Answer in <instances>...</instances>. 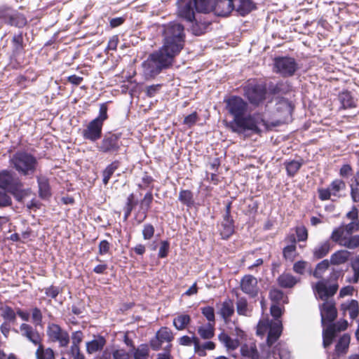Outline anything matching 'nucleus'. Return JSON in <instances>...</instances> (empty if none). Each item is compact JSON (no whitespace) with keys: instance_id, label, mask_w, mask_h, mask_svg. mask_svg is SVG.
<instances>
[{"instance_id":"58836bf2","label":"nucleus","mask_w":359,"mask_h":359,"mask_svg":"<svg viewBox=\"0 0 359 359\" xmlns=\"http://www.w3.org/2000/svg\"><path fill=\"white\" fill-rule=\"evenodd\" d=\"M215 348V344L213 341H209L201 345L199 339H195V353L201 357L206 355L205 350H214Z\"/></svg>"},{"instance_id":"cd10ccee","label":"nucleus","mask_w":359,"mask_h":359,"mask_svg":"<svg viewBox=\"0 0 359 359\" xmlns=\"http://www.w3.org/2000/svg\"><path fill=\"white\" fill-rule=\"evenodd\" d=\"M106 342L103 336L97 335L92 341L86 343V351L89 354L100 351L105 346Z\"/></svg>"},{"instance_id":"39448f33","label":"nucleus","mask_w":359,"mask_h":359,"mask_svg":"<svg viewBox=\"0 0 359 359\" xmlns=\"http://www.w3.org/2000/svg\"><path fill=\"white\" fill-rule=\"evenodd\" d=\"M10 166L22 176H32L36 171L39 162L35 156L26 151H17L9 158Z\"/></svg>"},{"instance_id":"5701e85b","label":"nucleus","mask_w":359,"mask_h":359,"mask_svg":"<svg viewBox=\"0 0 359 359\" xmlns=\"http://www.w3.org/2000/svg\"><path fill=\"white\" fill-rule=\"evenodd\" d=\"M13 57H17L24 53L25 43L22 32L15 34L11 39Z\"/></svg>"},{"instance_id":"a18cd8bd","label":"nucleus","mask_w":359,"mask_h":359,"mask_svg":"<svg viewBox=\"0 0 359 359\" xmlns=\"http://www.w3.org/2000/svg\"><path fill=\"white\" fill-rule=\"evenodd\" d=\"M156 336L163 343H170L174 339L173 333L168 327H161L160 330L156 332Z\"/></svg>"},{"instance_id":"20e7f679","label":"nucleus","mask_w":359,"mask_h":359,"mask_svg":"<svg viewBox=\"0 0 359 359\" xmlns=\"http://www.w3.org/2000/svg\"><path fill=\"white\" fill-rule=\"evenodd\" d=\"M358 230L359 222L342 223L332 231L330 239L341 247H359V235L353 234Z\"/></svg>"},{"instance_id":"4c0bfd02","label":"nucleus","mask_w":359,"mask_h":359,"mask_svg":"<svg viewBox=\"0 0 359 359\" xmlns=\"http://www.w3.org/2000/svg\"><path fill=\"white\" fill-rule=\"evenodd\" d=\"M218 339L228 349L235 350L239 346L238 339H233L224 332H221L218 335Z\"/></svg>"},{"instance_id":"a211bd4d","label":"nucleus","mask_w":359,"mask_h":359,"mask_svg":"<svg viewBox=\"0 0 359 359\" xmlns=\"http://www.w3.org/2000/svg\"><path fill=\"white\" fill-rule=\"evenodd\" d=\"M38 184L39 197L43 200H48L52 196L51 187L48 177L43 174H39L36 176Z\"/></svg>"},{"instance_id":"0eeeda50","label":"nucleus","mask_w":359,"mask_h":359,"mask_svg":"<svg viewBox=\"0 0 359 359\" xmlns=\"http://www.w3.org/2000/svg\"><path fill=\"white\" fill-rule=\"evenodd\" d=\"M121 136V133H106L97 145L98 151L102 154H117L123 145Z\"/></svg>"},{"instance_id":"8fccbe9b","label":"nucleus","mask_w":359,"mask_h":359,"mask_svg":"<svg viewBox=\"0 0 359 359\" xmlns=\"http://www.w3.org/2000/svg\"><path fill=\"white\" fill-rule=\"evenodd\" d=\"M330 264L328 259H324L318 263L313 271V276L316 278H322L324 272L328 269Z\"/></svg>"},{"instance_id":"f8f14e48","label":"nucleus","mask_w":359,"mask_h":359,"mask_svg":"<svg viewBox=\"0 0 359 359\" xmlns=\"http://www.w3.org/2000/svg\"><path fill=\"white\" fill-rule=\"evenodd\" d=\"M313 291L319 299L325 302L329 301L330 297H333L339 289V285L336 282L330 286H327L325 280L318 281L313 287Z\"/></svg>"},{"instance_id":"bf43d9fd","label":"nucleus","mask_w":359,"mask_h":359,"mask_svg":"<svg viewBox=\"0 0 359 359\" xmlns=\"http://www.w3.org/2000/svg\"><path fill=\"white\" fill-rule=\"evenodd\" d=\"M162 84H153L146 87L145 94L148 97H155L160 91Z\"/></svg>"},{"instance_id":"72a5a7b5","label":"nucleus","mask_w":359,"mask_h":359,"mask_svg":"<svg viewBox=\"0 0 359 359\" xmlns=\"http://www.w3.org/2000/svg\"><path fill=\"white\" fill-rule=\"evenodd\" d=\"M303 164L304 161L302 159H301L300 161L292 160L285 161L284 163V165L285 166L287 176L290 177H294L299 170Z\"/></svg>"},{"instance_id":"5fc2aeb1","label":"nucleus","mask_w":359,"mask_h":359,"mask_svg":"<svg viewBox=\"0 0 359 359\" xmlns=\"http://www.w3.org/2000/svg\"><path fill=\"white\" fill-rule=\"evenodd\" d=\"M32 320L34 325L36 327L41 325L43 320V314L40 309L34 307L31 310Z\"/></svg>"},{"instance_id":"6ab92c4d","label":"nucleus","mask_w":359,"mask_h":359,"mask_svg":"<svg viewBox=\"0 0 359 359\" xmlns=\"http://www.w3.org/2000/svg\"><path fill=\"white\" fill-rule=\"evenodd\" d=\"M241 290L251 297L258 294L257 280L252 275H245L241 281Z\"/></svg>"},{"instance_id":"f704fd0d","label":"nucleus","mask_w":359,"mask_h":359,"mask_svg":"<svg viewBox=\"0 0 359 359\" xmlns=\"http://www.w3.org/2000/svg\"><path fill=\"white\" fill-rule=\"evenodd\" d=\"M120 162L117 160L114 161L109 164L105 169L102 171V182L104 185L109 183L111 177L113 175L114 172L118 168Z\"/></svg>"},{"instance_id":"f257e3e1","label":"nucleus","mask_w":359,"mask_h":359,"mask_svg":"<svg viewBox=\"0 0 359 359\" xmlns=\"http://www.w3.org/2000/svg\"><path fill=\"white\" fill-rule=\"evenodd\" d=\"M185 41L163 39L161 48L149 54L142 64L146 77L154 78L172 66L175 57L184 48Z\"/></svg>"},{"instance_id":"7c9ffc66","label":"nucleus","mask_w":359,"mask_h":359,"mask_svg":"<svg viewBox=\"0 0 359 359\" xmlns=\"http://www.w3.org/2000/svg\"><path fill=\"white\" fill-rule=\"evenodd\" d=\"M341 310L344 312L346 311L349 313L351 319H356L359 315V303L355 299H351L347 302L341 304Z\"/></svg>"},{"instance_id":"ddd939ff","label":"nucleus","mask_w":359,"mask_h":359,"mask_svg":"<svg viewBox=\"0 0 359 359\" xmlns=\"http://www.w3.org/2000/svg\"><path fill=\"white\" fill-rule=\"evenodd\" d=\"M195 4L194 0H177L178 16L187 22H193L196 13L194 8Z\"/></svg>"},{"instance_id":"f03ea898","label":"nucleus","mask_w":359,"mask_h":359,"mask_svg":"<svg viewBox=\"0 0 359 359\" xmlns=\"http://www.w3.org/2000/svg\"><path fill=\"white\" fill-rule=\"evenodd\" d=\"M226 109L233 118L227 123L231 130L237 134H243L246 131H251L254 134H260L262 130L259 127V121L255 115H247L248 102L238 95L230 96L224 99Z\"/></svg>"},{"instance_id":"4d7b16f0","label":"nucleus","mask_w":359,"mask_h":359,"mask_svg":"<svg viewBox=\"0 0 359 359\" xmlns=\"http://www.w3.org/2000/svg\"><path fill=\"white\" fill-rule=\"evenodd\" d=\"M12 8L6 6H0V20L7 25V22L9 20L10 15L12 12Z\"/></svg>"},{"instance_id":"4468645a","label":"nucleus","mask_w":359,"mask_h":359,"mask_svg":"<svg viewBox=\"0 0 359 359\" xmlns=\"http://www.w3.org/2000/svg\"><path fill=\"white\" fill-rule=\"evenodd\" d=\"M334 300L325 301L320 306L322 324H331L337 317V310Z\"/></svg>"},{"instance_id":"6e6552de","label":"nucleus","mask_w":359,"mask_h":359,"mask_svg":"<svg viewBox=\"0 0 359 359\" xmlns=\"http://www.w3.org/2000/svg\"><path fill=\"white\" fill-rule=\"evenodd\" d=\"M298 69V64L294 57L278 56L273 59V72L284 78L294 76Z\"/></svg>"},{"instance_id":"a19ab883","label":"nucleus","mask_w":359,"mask_h":359,"mask_svg":"<svg viewBox=\"0 0 359 359\" xmlns=\"http://www.w3.org/2000/svg\"><path fill=\"white\" fill-rule=\"evenodd\" d=\"M339 99L344 109H351L355 107V101L348 90L343 91L339 95Z\"/></svg>"},{"instance_id":"6e6d98bb","label":"nucleus","mask_w":359,"mask_h":359,"mask_svg":"<svg viewBox=\"0 0 359 359\" xmlns=\"http://www.w3.org/2000/svg\"><path fill=\"white\" fill-rule=\"evenodd\" d=\"M328 326L330 327H332V330L335 332V333H337V332L346 330L348 326V323L346 320L340 319L335 323L332 322L331 324H329Z\"/></svg>"},{"instance_id":"a878e982","label":"nucleus","mask_w":359,"mask_h":359,"mask_svg":"<svg viewBox=\"0 0 359 359\" xmlns=\"http://www.w3.org/2000/svg\"><path fill=\"white\" fill-rule=\"evenodd\" d=\"M299 281V278H296L289 273H283L277 278V283L282 288H292Z\"/></svg>"},{"instance_id":"69168bd1","label":"nucleus","mask_w":359,"mask_h":359,"mask_svg":"<svg viewBox=\"0 0 359 359\" xmlns=\"http://www.w3.org/2000/svg\"><path fill=\"white\" fill-rule=\"evenodd\" d=\"M298 241H305L308 238V231L305 226H297L295 230Z\"/></svg>"},{"instance_id":"b1692460","label":"nucleus","mask_w":359,"mask_h":359,"mask_svg":"<svg viewBox=\"0 0 359 359\" xmlns=\"http://www.w3.org/2000/svg\"><path fill=\"white\" fill-rule=\"evenodd\" d=\"M351 342V336L348 333L344 334L338 339L334 348V353L337 357L348 353Z\"/></svg>"},{"instance_id":"0e129e2a","label":"nucleus","mask_w":359,"mask_h":359,"mask_svg":"<svg viewBox=\"0 0 359 359\" xmlns=\"http://www.w3.org/2000/svg\"><path fill=\"white\" fill-rule=\"evenodd\" d=\"M284 309H282L279 304H272L270 308L271 315L274 318L276 321L280 320L283 313Z\"/></svg>"},{"instance_id":"c85d7f7f","label":"nucleus","mask_w":359,"mask_h":359,"mask_svg":"<svg viewBox=\"0 0 359 359\" xmlns=\"http://www.w3.org/2000/svg\"><path fill=\"white\" fill-rule=\"evenodd\" d=\"M192 25L191 27V33L195 36H201L205 34L210 25V22L206 20H202L201 18H196L194 20Z\"/></svg>"},{"instance_id":"2f4dec72","label":"nucleus","mask_w":359,"mask_h":359,"mask_svg":"<svg viewBox=\"0 0 359 359\" xmlns=\"http://www.w3.org/2000/svg\"><path fill=\"white\" fill-rule=\"evenodd\" d=\"M351 253L346 250H339L332 255L330 263L333 265H340L346 263L350 257Z\"/></svg>"},{"instance_id":"13d9d810","label":"nucleus","mask_w":359,"mask_h":359,"mask_svg":"<svg viewBox=\"0 0 359 359\" xmlns=\"http://www.w3.org/2000/svg\"><path fill=\"white\" fill-rule=\"evenodd\" d=\"M154 227L151 224L147 223L143 225L142 236L144 240H150L154 235Z\"/></svg>"},{"instance_id":"680f3d73","label":"nucleus","mask_w":359,"mask_h":359,"mask_svg":"<svg viewBox=\"0 0 359 359\" xmlns=\"http://www.w3.org/2000/svg\"><path fill=\"white\" fill-rule=\"evenodd\" d=\"M198 119V116L197 112L194 111L184 117L183 123L187 126L189 128H191L195 125Z\"/></svg>"},{"instance_id":"37998d69","label":"nucleus","mask_w":359,"mask_h":359,"mask_svg":"<svg viewBox=\"0 0 359 359\" xmlns=\"http://www.w3.org/2000/svg\"><path fill=\"white\" fill-rule=\"evenodd\" d=\"M191 322V317L188 314L177 316L173 320V325L177 330H183Z\"/></svg>"},{"instance_id":"864d4df0","label":"nucleus","mask_w":359,"mask_h":359,"mask_svg":"<svg viewBox=\"0 0 359 359\" xmlns=\"http://www.w3.org/2000/svg\"><path fill=\"white\" fill-rule=\"evenodd\" d=\"M202 314L208 320L210 325H215V310L214 308L210 306L202 307L201 309Z\"/></svg>"},{"instance_id":"f3484780","label":"nucleus","mask_w":359,"mask_h":359,"mask_svg":"<svg viewBox=\"0 0 359 359\" xmlns=\"http://www.w3.org/2000/svg\"><path fill=\"white\" fill-rule=\"evenodd\" d=\"M233 0H213L212 12L221 17H226L233 12Z\"/></svg>"},{"instance_id":"1a4fd4ad","label":"nucleus","mask_w":359,"mask_h":359,"mask_svg":"<svg viewBox=\"0 0 359 359\" xmlns=\"http://www.w3.org/2000/svg\"><path fill=\"white\" fill-rule=\"evenodd\" d=\"M47 335L53 342H58L60 347H67L69 344V336L67 331L55 323H50L47 327Z\"/></svg>"},{"instance_id":"603ef678","label":"nucleus","mask_w":359,"mask_h":359,"mask_svg":"<svg viewBox=\"0 0 359 359\" xmlns=\"http://www.w3.org/2000/svg\"><path fill=\"white\" fill-rule=\"evenodd\" d=\"M269 296L271 302L274 303L273 304H279L285 297L283 292L277 288L271 289Z\"/></svg>"},{"instance_id":"4be33fe9","label":"nucleus","mask_w":359,"mask_h":359,"mask_svg":"<svg viewBox=\"0 0 359 359\" xmlns=\"http://www.w3.org/2000/svg\"><path fill=\"white\" fill-rule=\"evenodd\" d=\"M235 231V222L232 216L222 215L219 232L223 239L229 238Z\"/></svg>"},{"instance_id":"c03bdc74","label":"nucleus","mask_w":359,"mask_h":359,"mask_svg":"<svg viewBox=\"0 0 359 359\" xmlns=\"http://www.w3.org/2000/svg\"><path fill=\"white\" fill-rule=\"evenodd\" d=\"M336 333L328 325L323 332V345L325 348H328L334 341Z\"/></svg>"},{"instance_id":"79ce46f5","label":"nucleus","mask_w":359,"mask_h":359,"mask_svg":"<svg viewBox=\"0 0 359 359\" xmlns=\"http://www.w3.org/2000/svg\"><path fill=\"white\" fill-rule=\"evenodd\" d=\"M241 352L243 356L249 358L250 359L260 358L259 353L255 344H252L251 346H248L247 344L243 345L241 347Z\"/></svg>"},{"instance_id":"3c124183","label":"nucleus","mask_w":359,"mask_h":359,"mask_svg":"<svg viewBox=\"0 0 359 359\" xmlns=\"http://www.w3.org/2000/svg\"><path fill=\"white\" fill-rule=\"evenodd\" d=\"M108 106L107 102L100 104L99 114L93 120L104 125V122L108 118Z\"/></svg>"},{"instance_id":"c756f323","label":"nucleus","mask_w":359,"mask_h":359,"mask_svg":"<svg viewBox=\"0 0 359 359\" xmlns=\"http://www.w3.org/2000/svg\"><path fill=\"white\" fill-rule=\"evenodd\" d=\"M27 24V20L24 14L19 13L17 11L13 10L9 20L7 22L8 25L15 27L18 28H22Z\"/></svg>"},{"instance_id":"9b49d317","label":"nucleus","mask_w":359,"mask_h":359,"mask_svg":"<svg viewBox=\"0 0 359 359\" xmlns=\"http://www.w3.org/2000/svg\"><path fill=\"white\" fill-rule=\"evenodd\" d=\"M163 39L185 41L184 27L180 22L173 21L164 25Z\"/></svg>"},{"instance_id":"052dcab7","label":"nucleus","mask_w":359,"mask_h":359,"mask_svg":"<svg viewBox=\"0 0 359 359\" xmlns=\"http://www.w3.org/2000/svg\"><path fill=\"white\" fill-rule=\"evenodd\" d=\"M44 290L46 295L48 297H50L52 299H55L62 292V290L59 287L54 285H50L48 287H46Z\"/></svg>"},{"instance_id":"49530a36","label":"nucleus","mask_w":359,"mask_h":359,"mask_svg":"<svg viewBox=\"0 0 359 359\" xmlns=\"http://www.w3.org/2000/svg\"><path fill=\"white\" fill-rule=\"evenodd\" d=\"M215 325L208 323L206 326H201L198 328V333L202 339H210L215 335Z\"/></svg>"},{"instance_id":"ea45409f","label":"nucleus","mask_w":359,"mask_h":359,"mask_svg":"<svg viewBox=\"0 0 359 359\" xmlns=\"http://www.w3.org/2000/svg\"><path fill=\"white\" fill-rule=\"evenodd\" d=\"M36 359H55V353L52 348H45L41 343L35 353Z\"/></svg>"},{"instance_id":"e433bc0d","label":"nucleus","mask_w":359,"mask_h":359,"mask_svg":"<svg viewBox=\"0 0 359 359\" xmlns=\"http://www.w3.org/2000/svg\"><path fill=\"white\" fill-rule=\"evenodd\" d=\"M178 200L188 208H191L194 205V194L188 189H182L180 191Z\"/></svg>"},{"instance_id":"c9c22d12","label":"nucleus","mask_w":359,"mask_h":359,"mask_svg":"<svg viewBox=\"0 0 359 359\" xmlns=\"http://www.w3.org/2000/svg\"><path fill=\"white\" fill-rule=\"evenodd\" d=\"M220 315L227 322L234 313V306L231 300L224 301L220 309Z\"/></svg>"},{"instance_id":"2eb2a0df","label":"nucleus","mask_w":359,"mask_h":359,"mask_svg":"<svg viewBox=\"0 0 359 359\" xmlns=\"http://www.w3.org/2000/svg\"><path fill=\"white\" fill-rule=\"evenodd\" d=\"M103 125L92 120L89 122L86 129L82 131V136L85 140L95 142L102 136Z\"/></svg>"},{"instance_id":"423d86ee","label":"nucleus","mask_w":359,"mask_h":359,"mask_svg":"<svg viewBox=\"0 0 359 359\" xmlns=\"http://www.w3.org/2000/svg\"><path fill=\"white\" fill-rule=\"evenodd\" d=\"M243 90L244 97L254 107H258L266 100L267 88L264 83L248 82Z\"/></svg>"},{"instance_id":"9d476101","label":"nucleus","mask_w":359,"mask_h":359,"mask_svg":"<svg viewBox=\"0 0 359 359\" xmlns=\"http://www.w3.org/2000/svg\"><path fill=\"white\" fill-rule=\"evenodd\" d=\"M1 316L4 322L11 323L14 325L17 320V316H18L22 320L29 321V313L25 310L18 308L15 311L11 306L5 305L0 307Z\"/></svg>"},{"instance_id":"412c9836","label":"nucleus","mask_w":359,"mask_h":359,"mask_svg":"<svg viewBox=\"0 0 359 359\" xmlns=\"http://www.w3.org/2000/svg\"><path fill=\"white\" fill-rule=\"evenodd\" d=\"M283 324L281 320L272 322L266 337V345L271 347L282 334Z\"/></svg>"},{"instance_id":"bb28decb","label":"nucleus","mask_w":359,"mask_h":359,"mask_svg":"<svg viewBox=\"0 0 359 359\" xmlns=\"http://www.w3.org/2000/svg\"><path fill=\"white\" fill-rule=\"evenodd\" d=\"M274 359H292L291 353L285 343L278 342L272 349Z\"/></svg>"},{"instance_id":"e2e57ef3","label":"nucleus","mask_w":359,"mask_h":359,"mask_svg":"<svg viewBox=\"0 0 359 359\" xmlns=\"http://www.w3.org/2000/svg\"><path fill=\"white\" fill-rule=\"evenodd\" d=\"M272 322L273 321L260 320L257 325V334L258 335H263L267 330H269Z\"/></svg>"},{"instance_id":"774afa93","label":"nucleus","mask_w":359,"mask_h":359,"mask_svg":"<svg viewBox=\"0 0 359 359\" xmlns=\"http://www.w3.org/2000/svg\"><path fill=\"white\" fill-rule=\"evenodd\" d=\"M114 359H130V355L125 349H116L112 352Z\"/></svg>"},{"instance_id":"338daca9","label":"nucleus","mask_w":359,"mask_h":359,"mask_svg":"<svg viewBox=\"0 0 359 359\" xmlns=\"http://www.w3.org/2000/svg\"><path fill=\"white\" fill-rule=\"evenodd\" d=\"M345 217L351 222H359V210L355 205H353L351 210L348 211Z\"/></svg>"},{"instance_id":"dca6fc26","label":"nucleus","mask_w":359,"mask_h":359,"mask_svg":"<svg viewBox=\"0 0 359 359\" xmlns=\"http://www.w3.org/2000/svg\"><path fill=\"white\" fill-rule=\"evenodd\" d=\"M235 15L245 17L257 9V4L253 0H233Z\"/></svg>"},{"instance_id":"de8ad7c7","label":"nucleus","mask_w":359,"mask_h":359,"mask_svg":"<svg viewBox=\"0 0 359 359\" xmlns=\"http://www.w3.org/2000/svg\"><path fill=\"white\" fill-rule=\"evenodd\" d=\"M8 191L0 189V209L11 208L13 206V199Z\"/></svg>"},{"instance_id":"7ed1b4c3","label":"nucleus","mask_w":359,"mask_h":359,"mask_svg":"<svg viewBox=\"0 0 359 359\" xmlns=\"http://www.w3.org/2000/svg\"><path fill=\"white\" fill-rule=\"evenodd\" d=\"M0 189L8 191L18 203H22L31 193L30 188H24L22 180L11 170H0Z\"/></svg>"},{"instance_id":"473e14b6","label":"nucleus","mask_w":359,"mask_h":359,"mask_svg":"<svg viewBox=\"0 0 359 359\" xmlns=\"http://www.w3.org/2000/svg\"><path fill=\"white\" fill-rule=\"evenodd\" d=\"M196 13H209L212 11L213 0H194Z\"/></svg>"},{"instance_id":"aec40b11","label":"nucleus","mask_w":359,"mask_h":359,"mask_svg":"<svg viewBox=\"0 0 359 359\" xmlns=\"http://www.w3.org/2000/svg\"><path fill=\"white\" fill-rule=\"evenodd\" d=\"M20 330L21 334L34 345L38 346L42 342V338L40 334L36 329L34 328L31 325L22 323L20 326Z\"/></svg>"},{"instance_id":"393cba45","label":"nucleus","mask_w":359,"mask_h":359,"mask_svg":"<svg viewBox=\"0 0 359 359\" xmlns=\"http://www.w3.org/2000/svg\"><path fill=\"white\" fill-rule=\"evenodd\" d=\"M126 344L132 347L134 359H148L149 356V347L147 344H142L135 347L132 341H126Z\"/></svg>"},{"instance_id":"09e8293b","label":"nucleus","mask_w":359,"mask_h":359,"mask_svg":"<svg viewBox=\"0 0 359 359\" xmlns=\"http://www.w3.org/2000/svg\"><path fill=\"white\" fill-rule=\"evenodd\" d=\"M329 188L333 196L339 197V192L346 189V184L343 180L336 179L331 182Z\"/></svg>"}]
</instances>
